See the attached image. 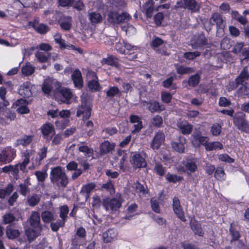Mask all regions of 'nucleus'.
I'll return each instance as SVG.
<instances>
[{
  "label": "nucleus",
  "instance_id": "obj_1",
  "mask_svg": "<svg viewBox=\"0 0 249 249\" xmlns=\"http://www.w3.org/2000/svg\"><path fill=\"white\" fill-rule=\"evenodd\" d=\"M50 179L53 184L60 185L65 187L68 183V178L65 172L60 166H56L52 169L50 173Z\"/></svg>",
  "mask_w": 249,
  "mask_h": 249
},
{
  "label": "nucleus",
  "instance_id": "obj_2",
  "mask_svg": "<svg viewBox=\"0 0 249 249\" xmlns=\"http://www.w3.org/2000/svg\"><path fill=\"white\" fill-rule=\"evenodd\" d=\"M215 24L217 30L216 32L217 36L221 37L224 35V28L225 24L222 17V16L217 13H213L209 20V22L204 24L206 30L209 31L211 30L213 25Z\"/></svg>",
  "mask_w": 249,
  "mask_h": 249
},
{
  "label": "nucleus",
  "instance_id": "obj_3",
  "mask_svg": "<svg viewBox=\"0 0 249 249\" xmlns=\"http://www.w3.org/2000/svg\"><path fill=\"white\" fill-rule=\"evenodd\" d=\"M131 18L129 14L126 12H121L119 10L112 9L110 10L107 15V20L111 24L126 23Z\"/></svg>",
  "mask_w": 249,
  "mask_h": 249
},
{
  "label": "nucleus",
  "instance_id": "obj_4",
  "mask_svg": "<svg viewBox=\"0 0 249 249\" xmlns=\"http://www.w3.org/2000/svg\"><path fill=\"white\" fill-rule=\"evenodd\" d=\"M145 154L143 151L141 153L134 152L131 156V163L135 168H144L147 165L145 158L143 157Z\"/></svg>",
  "mask_w": 249,
  "mask_h": 249
},
{
  "label": "nucleus",
  "instance_id": "obj_5",
  "mask_svg": "<svg viewBox=\"0 0 249 249\" xmlns=\"http://www.w3.org/2000/svg\"><path fill=\"white\" fill-rule=\"evenodd\" d=\"M233 123L241 131L249 132V124L245 120V115L242 113H239L233 118Z\"/></svg>",
  "mask_w": 249,
  "mask_h": 249
},
{
  "label": "nucleus",
  "instance_id": "obj_6",
  "mask_svg": "<svg viewBox=\"0 0 249 249\" xmlns=\"http://www.w3.org/2000/svg\"><path fill=\"white\" fill-rule=\"evenodd\" d=\"M83 115V120L88 119L91 115V107L89 104L82 102L81 105L78 108L77 116L79 117Z\"/></svg>",
  "mask_w": 249,
  "mask_h": 249
},
{
  "label": "nucleus",
  "instance_id": "obj_7",
  "mask_svg": "<svg viewBox=\"0 0 249 249\" xmlns=\"http://www.w3.org/2000/svg\"><path fill=\"white\" fill-rule=\"evenodd\" d=\"M165 140V135L163 132L159 131L156 132L150 143V147L154 150L159 149Z\"/></svg>",
  "mask_w": 249,
  "mask_h": 249
},
{
  "label": "nucleus",
  "instance_id": "obj_8",
  "mask_svg": "<svg viewBox=\"0 0 249 249\" xmlns=\"http://www.w3.org/2000/svg\"><path fill=\"white\" fill-rule=\"evenodd\" d=\"M28 220L31 227L37 229L39 231H42V226L41 224L40 217L38 212H32Z\"/></svg>",
  "mask_w": 249,
  "mask_h": 249
},
{
  "label": "nucleus",
  "instance_id": "obj_9",
  "mask_svg": "<svg viewBox=\"0 0 249 249\" xmlns=\"http://www.w3.org/2000/svg\"><path fill=\"white\" fill-rule=\"evenodd\" d=\"M58 96L62 103L69 104L73 95L71 90L66 88H61L58 90Z\"/></svg>",
  "mask_w": 249,
  "mask_h": 249
},
{
  "label": "nucleus",
  "instance_id": "obj_10",
  "mask_svg": "<svg viewBox=\"0 0 249 249\" xmlns=\"http://www.w3.org/2000/svg\"><path fill=\"white\" fill-rule=\"evenodd\" d=\"M173 209L175 214L181 220L186 221L184 212L180 206L179 200L177 197L173 198Z\"/></svg>",
  "mask_w": 249,
  "mask_h": 249
},
{
  "label": "nucleus",
  "instance_id": "obj_11",
  "mask_svg": "<svg viewBox=\"0 0 249 249\" xmlns=\"http://www.w3.org/2000/svg\"><path fill=\"white\" fill-rule=\"evenodd\" d=\"M121 205V203L116 198L106 200L103 203V206L106 211H116L120 207Z\"/></svg>",
  "mask_w": 249,
  "mask_h": 249
},
{
  "label": "nucleus",
  "instance_id": "obj_12",
  "mask_svg": "<svg viewBox=\"0 0 249 249\" xmlns=\"http://www.w3.org/2000/svg\"><path fill=\"white\" fill-rule=\"evenodd\" d=\"M183 4L181 7L188 9L191 12H198L200 8V5L196 0H183Z\"/></svg>",
  "mask_w": 249,
  "mask_h": 249
},
{
  "label": "nucleus",
  "instance_id": "obj_13",
  "mask_svg": "<svg viewBox=\"0 0 249 249\" xmlns=\"http://www.w3.org/2000/svg\"><path fill=\"white\" fill-rule=\"evenodd\" d=\"M27 103L25 99H20L15 103L14 106L16 107V110L20 114H27L29 112V109L27 107Z\"/></svg>",
  "mask_w": 249,
  "mask_h": 249
},
{
  "label": "nucleus",
  "instance_id": "obj_14",
  "mask_svg": "<svg viewBox=\"0 0 249 249\" xmlns=\"http://www.w3.org/2000/svg\"><path fill=\"white\" fill-rule=\"evenodd\" d=\"M30 25L32 26L34 29L40 34L46 33L48 30V27L44 24H39L38 18H36L33 21L30 22Z\"/></svg>",
  "mask_w": 249,
  "mask_h": 249
},
{
  "label": "nucleus",
  "instance_id": "obj_15",
  "mask_svg": "<svg viewBox=\"0 0 249 249\" xmlns=\"http://www.w3.org/2000/svg\"><path fill=\"white\" fill-rule=\"evenodd\" d=\"M19 93L24 97H30L32 95V85L30 82H25L23 83L19 89Z\"/></svg>",
  "mask_w": 249,
  "mask_h": 249
},
{
  "label": "nucleus",
  "instance_id": "obj_16",
  "mask_svg": "<svg viewBox=\"0 0 249 249\" xmlns=\"http://www.w3.org/2000/svg\"><path fill=\"white\" fill-rule=\"evenodd\" d=\"M129 120L131 123L134 124V129L132 131V133L134 134L140 131L142 128L141 118L137 115H131L129 117Z\"/></svg>",
  "mask_w": 249,
  "mask_h": 249
},
{
  "label": "nucleus",
  "instance_id": "obj_17",
  "mask_svg": "<svg viewBox=\"0 0 249 249\" xmlns=\"http://www.w3.org/2000/svg\"><path fill=\"white\" fill-rule=\"evenodd\" d=\"M71 78L76 88L80 89L83 87V81L81 73L79 70L74 71L71 75Z\"/></svg>",
  "mask_w": 249,
  "mask_h": 249
},
{
  "label": "nucleus",
  "instance_id": "obj_18",
  "mask_svg": "<svg viewBox=\"0 0 249 249\" xmlns=\"http://www.w3.org/2000/svg\"><path fill=\"white\" fill-rule=\"evenodd\" d=\"M148 106V109L151 112H159L165 109L163 105H161L159 102L154 101L150 103L144 102L143 106Z\"/></svg>",
  "mask_w": 249,
  "mask_h": 249
},
{
  "label": "nucleus",
  "instance_id": "obj_19",
  "mask_svg": "<svg viewBox=\"0 0 249 249\" xmlns=\"http://www.w3.org/2000/svg\"><path fill=\"white\" fill-rule=\"evenodd\" d=\"M88 76H90L94 78L89 81L88 83V87L89 89L94 91L98 90L100 88V85L98 82L96 80L97 79V76L96 73L93 71H89L88 72Z\"/></svg>",
  "mask_w": 249,
  "mask_h": 249
},
{
  "label": "nucleus",
  "instance_id": "obj_20",
  "mask_svg": "<svg viewBox=\"0 0 249 249\" xmlns=\"http://www.w3.org/2000/svg\"><path fill=\"white\" fill-rule=\"evenodd\" d=\"M186 143V139L184 137H179L178 142H172V146L176 151L182 153L184 151L185 146Z\"/></svg>",
  "mask_w": 249,
  "mask_h": 249
},
{
  "label": "nucleus",
  "instance_id": "obj_21",
  "mask_svg": "<svg viewBox=\"0 0 249 249\" xmlns=\"http://www.w3.org/2000/svg\"><path fill=\"white\" fill-rule=\"evenodd\" d=\"M114 146V143H111L107 141H104L100 144V153L102 155L107 154L113 150Z\"/></svg>",
  "mask_w": 249,
  "mask_h": 249
},
{
  "label": "nucleus",
  "instance_id": "obj_22",
  "mask_svg": "<svg viewBox=\"0 0 249 249\" xmlns=\"http://www.w3.org/2000/svg\"><path fill=\"white\" fill-rule=\"evenodd\" d=\"M33 140L32 135H24L18 139L15 143L16 146L21 145L23 146H27L29 145Z\"/></svg>",
  "mask_w": 249,
  "mask_h": 249
},
{
  "label": "nucleus",
  "instance_id": "obj_23",
  "mask_svg": "<svg viewBox=\"0 0 249 249\" xmlns=\"http://www.w3.org/2000/svg\"><path fill=\"white\" fill-rule=\"evenodd\" d=\"M54 82V80L51 78H47L44 80L42 84V90L45 94H49L51 92Z\"/></svg>",
  "mask_w": 249,
  "mask_h": 249
},
{
  "label": "nucleus",
  "instance_id": "obj_24",
  "mask_svg": "<svg viewBox=\"0 0 249 249\" xmlns=\"http://www.w3.org/2000/svg\"><path fill=\"white\" fill-rule=\"evenodd\" d=\"M178 126L181 133L184 135H188L192 131V126L187 122H181L178 124Z\"/></svg>",
  "mask_w": 249,
  "mask_h": 249
},
{
  "label": "nucleus",
  "instance_id": "obj_25",
  "mask_svg": "<svg viewBox=\"0 0 249 249\" xmlns=\"http://www.w3.org/2000/svg\"><path fill=\"white\" fill-rule=\"evenodd\" d=\"M8 163L12 161L16 156V150L11 147H6L3 149Z\"/></svg>",
  "mask_w": 249,
  "mask_h": 249
},
{
  "label": "nucleus",
  "instance_id": "obj_26",
  "mask_svg": "<svg viewBox=\"0 0 249 249\" xmlns=\"http://www.w3.org/2000/svg\"><path fill=\"white\" fill-rule=\"evenodd\" d=\"M117 233L113 229H109L103 233V238L105 242H111L116 237Z\"/></svg>",
  "mask_w": 249,
  "mask_h": 249
},
{
  "label": "nucleus",
  "instance_id": "obj_27",
  "mask_svg": "<svg viewBox=\"0 0 249 249\" xmlns=\"http://www.w3.org/2000/svg\"><path fill=\"white\" fill-rule=\"evenodd\" d=\"M42 221L45 223H49L55 219V216L53 213L49 211H43L41 213Z\"/></svg>",
  "mask_w": 249,
  "mask_h": 249
},
{
  "label": "nucleus",
  "instance_id": "obj_28",
  "mask_svg": "<svg viewBox=\"0 0 249 249\" xmlns=\"http://www.w3.org/2000/svg\"><path fill=\"white\" fill-rule=\"evenodd\" d=\"M88 16L90 22L92 24L100 23L102 20L101 15L96 12H89Z\"/></svg>",
  "mask_w": 249,
  "mask_h": 249
},
{
  "label": "nucleus",
  "instance_id": "obj_29",
  "mask_svg": "<svg viewBox=\"0 0 249 249\" xmlns=\"http://www.w3.org/2000/svg\"><path fill=\"white\" fill-rule=\"evenodd\" d=\"M41 231H39L37 229L36 230L29 228L26 230V235L29 241L34 240L37 236L39 235Z\"/></svg>",
  "mask_w": 249,
  "mask_h": 249
},
{
  "label": "nucleus",
  "instance_id": "obj_30",
  "mask_svg": "<svg viewBox=\"0 0 249 249\" xmlns=\"http://www.w3.org/2000/svg\"><path fill=\"white\" fill-rule=\"evenodd\" d=\"M47 152V148L46 147H43L40 149L37 157L35 161H33V164L36 166H38L40 164V161L42 160L46 157Z\"/></svg>",
  "mask_w": 249,
  "mask_h": 249
},
{
  "label": "nucleus",
  "instance_id": "obj_31",
  "mask_svg": "<svg viewBox=\"0 0 249 249\" xmlns=\"http://www.w3.org/2000/svg\"><path fill=\"white\" fill-rule=\"evenodd\" d=\"M207 44V39L206 38L204 35H200L196 40L195 43L192 45L194 48L196 49L201 46Z\"/></svg>",
  "mask_w": 249,
  "mask_h": 249
},
{
  "label": "nucleus",
  "instance_id": "obj_32",
  "mask_svg": "<svg viewBox=\"0 0 249 249\" xmlns=\"http://www.w3.org/2000/svg\"><path fill=\"white\" fill-rule=\"evenodd\" d=\"M177 71L180 74H185L193 73L195 69L193 67H185L184 66H177L176 67Z\"/></svg>",
  "mask_w": 249,
  "mask_h": 249
},
{
  "label": "nucleus",
  "instance_id": "obj_33",
  "mask_svg": "<svg viewBox=\"0 0 249 249\" xmlns=\"http://www.w3.org/2000/svg\"><path fill=\"white\" fill-rule=\"evenodd\" d=\"M223 146L222 143L218 142H209L206 145V150L207 151H213L216 149H222Z\"/></svg>",
  "mask_w": 249,
  "mask_h": 249
},
{
  "label": "nucleus",
  "instance_id": "obj_34",
  "mask_svg": "<svg viewBox=\"0 0 249 249\" xmlns=\"http://www.w3.org/2000/svg\"><path fill=\"white\" fill-rule=\"evenodd\" d=\"M143 10L148 18H151L154 11L153 1L152 0L148 1L143 5Z\"/></svg>",
  "mask_w": 249,
  "mask_h": 249
},
{
  "label": "nucleus",
  "instance_id": "obj_35",
  "mask_svg": "<svg viewBox=\"0 0 249 249\" xmlns=\"http://www.w3.org/2000/svg\"><path fill=\"white\" fill-rule=\"evenodd\" d=\"M40 197L39 195L34 194L27 197V204L29 206L34 207L36 206L40 201Z\"/></svg>",
  "mask_w": 249,
  "mask_h": 249
},
{
  "label": "nucleus",
  "instance_id": "obj_36",
  "mask_svg": "<svg viewBox=\"0 0 249 249\" xmlns=\"http://www.w3.org/2000/svg\"><path fill=\"white\" fill-rule=\"evenodd\" d=\"M35 56L38 61L44 63L47 61L49 58L50 53L49 52L37 51L36 53Z\"/></svg>",
  "mask_w": 249,
  "mask_h": 249
},
{
  "label": "nucleus",
  "instance_id": "obj_37",
  "mask_svg": "<svg viewBox=\"0 0 249 249\" xmlns=\"http://www.w3.org/2000/svg\"><path fill=\"white\" fill-rule=\"evenodd\" d=\"M13 190V186L11 184H8L5 188L0 189V198H4L9 196Z\"/></svg>",
  "mask_w": 249,
  "mask_h": 249
},
{
  "label": "nucleus",
  "instance_id": "obj_38",
  "mask_svg": "<svg viewBox=\"0 0 249 249\" xmlns=\"http://www.w3.org/2000/svg\"><path fill=\"white\" fill-rule=\"evenodd\" d=\"M102 63L115 67L119 66L117 59L112 55H110L107 58H104L102 60Z\"/></svg>",
  "mask_w": 249,
  "mask_h": 249
},
{
  "label": "nucleus",
  "instance_id": "obj_39",
  "mask_svg": "<svg viewBox=\"0 0 249 249\" xmlns=\"http://www.w3.org/2000/svg\"><path fill=\"white\" fill-rule=\"evenodd\" d=\"M2 171L6 173H12L14 175H17L18 173V164L15 165H8L3 167L1 169Z\"/></svg>",
  "mask_w": 249,
  "mask_h": 249
},
{
  "label": "nucleus",
  "instance_id": "obj_40",
  "mask_svg": "<svg viewBox=\"0 0 249 249\" xmlns=\"http://www.w3.org/2000/svg\"><path fill=\"white\" fill-rule=\"evenodd\" d=\"M191 227L195 234L200 236H203L204 232L199 223L196 222H193L191 224Z\"/></svg>",
  "mask_w": 249,
  "mask_h": 249
},
{
  "label": "nucleus",
  "instance_id": "obj_41",
  "mask_svg": "<svg viewBox=\"0 0 249 249\" xmlns=\"http://www.w3.org/2000/svg\"><path fill=\"white\" fill-rule=\"evenodd\" d=\"M72 20L71 17H68L66 18L64 21L60 23L61 28L65 31H69L72 26Z\"/></svg>",
  "mask_w": 249,
  "mask_h": 249
},
{
  "label": "nucleus",
  "instance_id": "obj_42",
  "mask_svg": "<svg viewBox=\"0 0 249 249\" xmlns=\"http://www.w3.org/2000/svg\"><path fill=\"white\" fill-rule=\"evenodd\" d=\"M41 131L44 136H48L54 132V128L52 124L47 123L41 127Z\"/></svg>",
  "mask_w": 249,
  "mask_h": 249
},
{
  "label": "nucleus",
  "instance_id": "obj_43",
  "mask_svg": "<svg viewBox=\"0 0 249 249\" xmlns=\"http://www.w3.org/2000/svg\"><path fill=\"white\" fill-rule=\"evenodd\" d=\"M199 81L200 75L198 74H195L189 78L188 82L190 86L195 87L198 84Z\"/></svg>",
  "mask_w": 249,
  "mask_h": 249
},
{
  "label": "nucleus",
  "instance_id": "obj_44",
  "mask_svg": "<svg viewBox=\"0 0 249 249\" xmlns=\"http://www.w3.org/2000/svg\"><path fill=\"white\" fill-rule=\"evenodd\" d=\"M34 71V68L29 63L26 64L21 69L22 73L26 76L32 74Z\"/></svg>",
  "mask_w": 249,
  "mask_h": 249
},
{
  "label": "nucleus",
  "instance_id": "obj_45",
  "mask_svg": "<svg viewBox=\"0 0 249 249\" xmlns=\"http://www.w3.org/2000/svg\"><path fill=\"white\" fill-rule=\"evenodd\" d=\"M201 52L199 51H195L193 52H188L184 53L183 56L186 59L193 60L196 57L199 56Z\"/></svg>",
  "mask_w": 249,
  "mask_h": 249
},
{
  "label": "nucleus",
  "instance_id": "obj_46",
  "mask_svg": "<svg viewBox=\"0 0 249 249\" xmlns=\"http://www.w3.org/2000/svg\"><path fill=\"white\" fill-rule=\"evenodd\" d=\"M65 223V222L64 220L59 219L55 222H52L50 224V227L53 231H57L59 228L64 226Z\"/></svg>",
  "mask_w": 249,
  "mask_h": 249
},
{
  "label": "nucleus",
  "instance_id": "obj_47",
  "mask_svg": "<svg viewBox=\"0 0 249 249\" xmlns=\"http://www.w3.org/2000/svg\"><path fill=\"white\" fill-rule=\"evenodd\" d=\"M133 188L140 196L144 195L147 193L146 190L144 189V187L139 182L135 183L133 185Z\"/></svg>",
  "mask_w": 249,
  "mask_h": 249
},
{
  "label": "nucleus",
  "instance_id": "obj_48",
  "mask_svg": "<svg viewBox=\"0 0 249 249\" xmlns=\"http://www.w3.org/2000/svg\"><path fill=\"white\" fill-rule=\"evenodd\" d=\"M6 235L10 239H15L19 235V231L18 230L13 229L10 228L6 230Z\"/></svg>",
  "mask_w": 249,
  "mask_h": 249
},
{
  "label": "nucleus",
  "instance_id": "obj_49",
  "mask_svg": "<svg viewBox=\"0 0 249 249\" xmlns=\"http://www.w3.org/2000/svg\"><path fill=\"white\" fill-rule=\"evenodd\" d=\"M34 154V151L33 150H26L23 153L22 155V157L23 158V160L22 162L24 163H26L27 164H29L30 162V159L31 156Z\"/></svg>",
  "mask_w": 249,
  "mask_h": 249
},
{
  "label": "nucleus",
  "instance_id": "obj_50",
  "mask_svg": "<svg viewBox=\"0 0 249 249\" xmlns=\"http://www.w3.org/2000/svg\"><path fill=\"white\" fill-rule=\"evenodd\" d=\"M78 149L79 151L84 153L86 156H89L93 152L92 149L89 148L87 145H84L83 143L78 144Z\"/></svg>",
  "mask_w": 249,
  "mask_h": 249
},
{
  "label": "nucleus",
  "instance_id": "obj_51",
  "mask_svg": "<svg viewBox=\"0 0 249 249\" xmlns=\"http://www.w3.org/2000/svg\"><path fill=\"white\" fill-rule=\"evenodd\" d=\"M3 222L5 224H9L14 222L16 217L13 214L11 213H7L2 216Z\"/></svg>",
  "mask_w": 249,
  "mask_h": 249
},
{
  "label": "nucleus",
  "instance_id": "obj_52",
  "mask_svg": "<svg viewBox=\"0 0 249 249\" xmlns=\"http://www.w3.org/2000/svg\"><path fill=\"white\" fill-rule=\"evenodd\" d=\"M60 210L59 216L61 218V220L65 222L69 211V208L67 206L64 205L60 208Z\"/></svg>",
  "mask_w": 249,
  "mask_h": 249
},
{
  "label": "nucleus",
  "instance_id": "obj_53",
  "mask_svg": "<svg viewBox=\"0 0 249 249\" xmlns=\"http://www.w3.org/2000/svg\"><path fill=\"white\" fill-rule=\"evenodd\" d=\"M39 48L40 50L45 51V52H48V51L52 50V47L47 43H41L39 46L36 47H32L30 48L31 52L33 51L35 49Z\"/></svg>",
  "mask_w": 249,
  "mask_h": 249
},
{
  "label": "nucleus",
  "instance_id": "obj_54",
  "mask_svg": "<svg viewBox=\"0 0 249 249\" xmlns=\"http://www.w3.org/2000/svg\"><path fill=\"white\" fill-rule=\"evenodd\" d=\"M29 192L30 190L27 183H21L19 185V192L21 195L25 196Z\"/></svg>",
  "mask_w": 249,
  "mask_h": 249
},
{
  "label": "nucleus",
  "instance_id": "obj_55",
  "mask_svg": "<svg viewBox=\"0 0 249 249\" xmlns=\"http://www.w3.org/2000/svg\"><path fill=\"white\" fill-rule=\"evenodd\" d=\"M95 184L94 183H89L84 185L82 188V191L89 194L95 188Z\"/></svg>",
  "mask_w": 249,
  "mask_h": 249
},
{
  "label": "nucleus",
  "instance_id": "obj_56",
  "mask_svg": "<svg viewBox=\"0 0 249 249\" xmlns=\"http://www.w3.org/2000/svg\"><path fill=\"white\" fill-rule=\"evenodd\" d=\"M150 203L152 210L156 213H160V210L158 200L152 198L150 200Z\"/></svg>",
  "mask_w": 249,
  "mask_h": 249
},
{
  "label": "nucleus",
  "instance_id": "obj_57",
  "mask_svg": "<svg viewBox=\"0 0 249 249\" xmlns=\"http://www.w3.org/2000/svg\"><path fill=\"white\" fill-rule=\"evenodd\" d=\"M166 178L169 182L176 183L180 181L182 179V178L176 175L168 173L166 176Z\"/></svg>",
  "mask_w": 249,
  "mask_h": 249
},
{
  "label": "nucleus",
  "instance_id": "obj_58",
  "mask_svg": "<svg viewBox=\"0 0 249 249\" xmlns=\"http://www.w3.org/2000/svg\"><path fill=\"white\" fill-rule=\"evenodd\" d=\"M211 131L213 136H218L221 132V126L218 124H214L212 126Z\"/></svg>",
  "mask_w": 249,
  "mask_h": 249
},
{
  "label": "nucleus",
  "instance_id": "obj_59",
  "mask_svg": "<svg viewBox=\"0 0 249 249\" xmlns=\"http://www.w3.org/2000/svg\"><path fill=\"white\" fill-rule=\"evenodd\" d=\"M154 170V171L160 176H162L165 174L164 168L160 163H156Z\"/></svg>",
  "mask_w": 249,
  "mask_h": 249
},
{
  "label": "nucleus",
  "instance_id": "obj_60",
  "mask_svg": "<svg viewBox=\"0 0 249 249\" xmlns=\"http://www.w3.org/2000/svg\"><path fill=\"white\" fill-rule=\"evenodd\" d=\"M122 30L124 31L126 34L130 35L133 34L135 32V29L130 24H127L126 25H122L121 26Z\"/></svg>",
  "mask_w": 249,
  "mask_h": 249
},
{
  "label": "nucleus",
  "instance_id": "obj_61",
  "mask_svg": "<svg viewBox=\"0 0 249 249\" xmlns=\"http://www.w3.org/2000/svg\"><path fill=\"white\" fill-rule=\"evenodd\" d=\"M186 169L190 172H194L197 169V165L196 162L193 161H189L186 164Z\"/></svg>",
  "mask_w": 249,
  "mask_h": 249
},
{
  "label": "nucleus",
  "instance_id": "obj_62",
  "mask_svg": "<svg viewBox=\"0 0 249 249\" xmlns=\"http://www.w3.org/2000/svg\"><path fill=\"white\" fill-rule=\"evenodd\" d=\"M35 174L36 176L37 180L40 182L44 181L45 179L48 176L46 172L43 171H36Z\"/></svg>",
  "mask_w": 249,
  "mask_h": 249
},
{
  "label": "nucleus",
  "instance_id": "obj_63",
  "mask_svg": "<svg viewBox=\"0 0 249 249\" xmlns=\"http://www.w3.org/2000/svg\"><path fill=\"white\" fill-rule=\"evenodd\" d=\"M102 188L109 192L110 194H114L115 190L112 182L110 180L103 185Z\"/></svg>",
  "mask_w": 249,
  "mask_h": 249
},
{
  "label": "nucleus",
  "instance_id": "obj_64",
  "mask_svg": "<svg viewBox=\"0 0 249 249\" xmlns=\"http://www.w3.org/2000/svg\"><path fill=\"white\" fill-rule=\"evenodd\" d=\"M225 173L223 169L221 168H217L214 173L215 178L221 180L224 178Z\"/></svg>",
  "mask_w": 249,
  "mask_h": 249
}]
</instances>
